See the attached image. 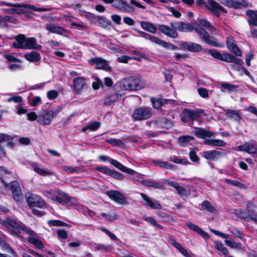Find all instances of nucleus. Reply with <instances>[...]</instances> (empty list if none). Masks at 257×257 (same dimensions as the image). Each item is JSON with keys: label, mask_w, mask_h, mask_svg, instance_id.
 <instances>
[{"label": "nucleus", "mask_w": 257, "mask_h": 257, "mask_svg": "<svg viewBox=\"0 0 257 257\" xmlns=\"http://www.w3.org/2000/svg\"><path fill=\"white\" fill-rule=\"evenodd\" d=\"M3 224L5 226L8 231L12 235L24 238L23 234L31 236L28 240L30 243L33 244L36 247L42 249L43 247L42 242L36 236V233L33 230L25 227L23 224L16 220L7 219L3 221Z\"/></svg>", "instance_id": "nucleus-1"}, {"label": "nucleus", "mask_w": 257, "mask_h": 257, "mask_svg": "<svg viewBox=\"0 0 257 257\" xmlns=\"http://www.w3.org/2000/svg\"><path fill=\"white\" fill-rule=\"evenodd\" d=\"M170 25L176 31L178 30L181 32L196 31L202 40L210 45L216 47L223 46V44L218 43L214 37L210 36L204 29L201 28L196 23H185L182 22H174L171 23Z\"/></svg>", "instance_id": "nucleus-2"}, {"label": "nucleus", "mask_w": 257, "mask_h": 257, "mask_svg": "<svg viewBox=\"0 0 257 257\" xmlns=\"http://www.w3.org/2000/svg\"><path fill=\"white\" fill-rule=\"evenodd\" d=\"M16 42L13 44L15 48L24 49H39L41 46L36 43V39L31 37L26 38L24 35H20L16 37Z\"/></svg>", "instance_id": "nucleus-3"}, {"label": "nucleus", "mask_w": 257, "mask_h": 257, "mask_svg": "<svg viewBox=\"0 0 257 257\" xmlns=\"http://www.w3.org/2000/svg\"><path fill=\"white\" fill-rule=\"evenodd\" d=\"M45 195L54 201H56L60 204L65 205L72 204V198L67 194L60 190H47L45 192Z\"/></svg>", "instance_id": "nucleus-4"}, {"label": "nucleus", "mask_w": 257, "mask_h": 257, "mask_svg": "<svg viewBox=\"0 0 257 257\" xmlns=\"http://www.w3.org/2000/svg\"><path fill=\"white\" fill-rule=\"evenodd\" d=\"M152 116V109L149 107L143 106L135 109L132 116L137 120H142L149 118Z\"/></svg>", "instance_id": "nucleus-5"}, {"label": "nucleus", "mask_w": 257, "mask_h": 257, "mask_svg": "<svg viewBox=\"0 0 257 257\" xmlns=\"http://www.w3.org/2000/svg\"><path fill=\"white\" fill-rule=\"evenodd\" d=\"M26 198L28 205L32 208L34 207L42 208L45 206L44 200L36 194L28 193L26 195Z\"/></svg>", "instance_id": "nucleus-6"}, {"label": "nucleus", "mask_w": 257, "mask_h": 257, "mask_svg": "<svg viewBox=\"0 0 257 257\" xmlns=\"http://www.w3.org/2000/svg\"><path fill=\"white\" fill-rule=\"evenodd\" d=\"M87 89L86 79L83 77L74 78L73 80V91L74 94L79 95Z\"/></svg>", "instance_id": "nucleus-7"}, {"label": "nucleus", "mask_w": 257, "mask_h": 257, "mask_svg": "<svg viewBox=\"0 0 257 257\" xmlns=\"http://www.w3.org/2000/svg\"><path fill=\"white\" fill-rule=\"evenodd\" d=\"M55 115L56 113L52 110L45 111L38 115L37 122L41 124L49 125Z\"/></svg>", "instance_id": "nucleus-8"}, {"label": "nucleus", "mask_w": 257, "mask_h": 257, "mask_svg": "<svg viewBox=\"0 0 257 257\" xmlns=\"http://www.w3.org/2000/svg\"><path fill=\"white\" fill-rule=\"evenodd\" d=\"M109 162L111 164H112L113 166H114L115 167H116L119 170L124 172L126 173H127L128 174L135 175V177L138 178V179L141 178L142 177V175H141V174L137 173L134 170L126 167L125 166H124L122 164L120 163L115 160L110 159L109 160Z\"/></svg>", "instance_id": "nucleus-9"}, {"label": "nucleus", "mask_w": 257, "mask_h": 257, "mask_svg": "<svg viewBox=\"0 0 257 257\" xmlns=\"http://www.w3.org/2000/svg\"><path fill=\"white\" fill-rule=\"evenodd\" d=\"M222 4L228 7H232L236 9H240L245 7H250L251 4L247 3L244 0H224Z\"/></svg>", "instance_id": "nucleus-10"}, {"label": "nucleus", "mask_w": 257, "mask_h": 257, "mask_svg": "<svg viewBox=\"0 0 257 257\" xmlns=\"http://www.w3.org/2000/svg\"><path fill=\"white\" fill-rule=\"evenodd\" d=\"M131 91L143 89L145 86V81L140 77H129Z\"/></svg>", "instance_id": "nucleus-11"}, {"label": "nucleus", "mask_w": 257, "mask_h": 257, "mask_svg": "<svg viewBox=\"0 0 257 257\" xmlns=\"http://www.w3.org/2000/svg\"><path fill=\"white\" fill-rule=\"evenodd\" d=\"M201 114L200 110H192L189 109H185L183 110V115L181 120L184 122H188V119L191 120H194L199 117Z\"/></svg>", "instance_id": "nucleus-12"}, {"label": "nucleus", "mask_w": 257, "mask_h": 257, "mask_svg": "<svg viewBox=\"0 0 257 257\" xmlns=\"http://www.w3.org/2000/svg\"><path fill=\"white\" fill-rule=\"evenodd\" d=\"M107 196L116 203L124 205L126 203V198L120 192L117 191H110L107 192Z\"/></svg>", "instance_id": "nucleus-13"}, {"label": "nucleus", "mask_w": 257, "mask_h": 257, "mask_svg": "<svg viewBox=\"0 0 257 257\" xmlns=\"http://www.w3.org/2000/svg\"><path fill=\"white\" fill-rule=\"evenodd\" d=\"M180 47L182 50L193 52H200L202 50L201 45L191 42L182 43L180 44Z\"/></svg>", "instance_id": "nucleus-14"}, {"label": "nucleus", "mask_w": 257, "mask_h": 257, "mask_svg": "<svg viewBox=\"0 0 257 257\" xmlns=\"http://www.w3.org/2000/svg\"><path fill=\"white\" fill-rule=\"evenodd\" d=\"M238 150L240 151H245L250 154H257V144L253 141L245 143L238 147Z\"/></svg>", "instance_id": "nucleus-15"}, {"label": "nucleus", "mask_w": 257, "mask_h": 257, "mask_svg": "<svg viewBox=\"0 0 257 257\" xmlns=\"http://www.w3.org/2000/svg\"><path fill=\"white\" fill-rule=\"evenodd\" d=\"M206 7L217 16H219L221 12L226 13L225 9L213 0H208Z\"/></svg>", "instance_id": "nucleus-16"}, {"label": "nucleus", "mask_w": 257, "mask_h": 257, "mask_svg": "<svg viewBox=\"0 0 257 257\" xmlns=\"http://www.w3.org/2000/svg\"><path fill=\"white\" fill-rule=\"evenodd\" d=\"M152 42L158 44L163 47L171 50H175L177 49V47L171 43L162 40L157 37L151 36L150 35L149 39Z\"/></svg>", "instance_id": "nucleus-17"}, {"label": "nucleus", "mask_w": 257, "mask_h": 257, "mask_svg": "<svg viewBox=\"0 0 257 257\" xmlns=\"http://www.w3.org/2000/svg\"><path fill=\"white\" fill-rule=\"evenodd\" d=\"M116 91H131L129 77L124 78L118 81L114 85Z\"/></svg>", "instance_id": "nucleus-18"}, {"label": "nucleus", "mask_w": 257, "mask_h": 257, "mask_svg": "<svg viewBox=\"0 0 257 257\" xmlns=\"http://www.w3.org/2000/svg\"><path fill=\"white\" fill-rule=\"evenodd\" d=\"M158 29L161 33L169 37L176 38L178 36L177 32L172 27L171 28L165 25H160Z\"/></svg>", "instance_id": "nucleus-19"}, {"label": "nucleus", "mask_w": 257, "mask_h": 257, "mask_svg": "<svg viewBox=\"0 0 257 257\" xmlns=\"http://www.w3.org/2000/svg\"><path fill=\"white\" fill-rule=\"evenodd\" d=\"M14 199L16 201H20L23 198L22 193L17 181L12 182L11 185Z\"/></svg>", "instance_id": "nucleus-20"}, {"label": "nucleus", "mask_w": 257, "mask_h": 257, "mask_svg": "<svg viewBox=\"0 0 257 257\" xmlns=\"http://www.w3.org/2000/svg\"><path fill=\"white\" fill-rule=\"evenodd\" d=\"M226 45L230 51L234 53L236 56H241V51L235 44L234 40L232 36H230L227 37Z\"/></svg>", "instance_id": "nucleus-21"}, {"label": "nucleus", "mask_w": 257, "mask_h": 257, "mask_svg": "<svg viewBox=\"0 0 257 257\" xmlns=\"http://www.w3.org/2000/svg\"><path fill=\"white\" fill-rule=\"evenodd\" d=\"M186 226L188 227L190 230L197 232L203 238L207 239L209 238V235L207 232L204 231L197 225L192 223L191 222H187L185 224Z\"/></svg>", "instance_id": "nucleus-22"}, {"label": "nucleus", "mask_w": 257, "mask_h": 257, "mask_svg": "<svg viewBox=\"0 0 257 257\" xmlns=\"http://www.w3.org/2000/svg\"><path fill=\"white\" fill-rule=\"evenodd\" d=\"M141 195L144 200L146 201V204L149 207L153 209H161L162 208V205L158 202V201L152 199L148 197L145 194L141 193Z\"/></svg>", "instance_id": "nucleus-23"}, {"label": "nucleus", "mask_w": 257, "mask_h": 257, "mask_svg": "<svg viewBox=\"0 0 257 257\" xmlns=\"http://www.w3.org/2000/svg\"><path fill=\"white\" fill-rule=\"evenodd\" d=\"M222 152L216 150L205 151L203 157L207 160L216 161L223 156Z\"/></svg>", "instance_id": "nucleus-24"}, {"label": "nucleus", "mask_w": 257, "mask_h": 257, "mask_svg": "<svg viewBox=\"0 0 257 257\" xmlns=\"http://www.w3.org/2000/svg\"><path fill=\"white\" fill-rule=\"evenodd\" d=\"M31 166L33 171L42 176H49L52 174V173L48 169H44L42 168L38 163L33 162Z\"/></svg>", "instance_id": "nucleus-25"}, {"label": "nucleus", "mask_w": 257, "mask_h": 257, "mask_svg": "<svg viewBox=\"0 0 257 257\" xmlns=\"http://www.w3.org/2000/svg\"><path fill=\"white\" fill-rule=\"evenodd\" d=\"M90 63L96 65V68L107 70L108 66L107 61L105 60L98 57L91 58L89 60Z\"/></svg>", "instance_id": "nucleus-26"}, {"label": "nucleus", "mask_w": 257, "mask_h": 257, "mask_svg": "<svg viewBox=\"0 0 257 257\" xmlns=\"http://www.w3.org/2000/svg\"><path fill=\"white\" fill-rule=\"evenodd\" d=\"M112 6L122 12H130V5L123 0H115Z\"/></svg>", "instance_id": "nucleus-27"}, {"label": "nucleus", "mask_w": 257, "mask_h": 257, "mask_svg": "<svg viewBox=\"0 0 257 257\" xmlns=\"http://www.w3.org/2000/svg\"><path fill=\"white\" fill-rule=\"evenodd\" d=\"M194 135L198 138L206 139L207 138L211 137L213 135V134L210 131L197 128L194 131Z\"/></svg>", "instance_id": "nucleus-28"}, {"label": "nucleus", "mask_w": 257, "mask_h": 257, "mask_svg": "<svg viewBox=\"0 0 257 257\" xmlns=\"http://www.w3.org/2000/svg\"><path fill=\"white\" fill-rule=\"evenodd\" d=\"M46 30L53 33L63 34L65 32V29L61 27L53 24H48L46 25Z\"/></svg>", "instance_id": "nucleus-29"}, {"label": "nucleus", "mask_w": 257, "mask_h": 257, "mask_svg": "<svg viewBox=\"0 0 257 257\" xmlns=\"http://www.w3.org/2000/svg\"><path fill=\"white\" fill-rule=\"evenodd\" d=\"M14 138L12 136L7 135L6 134H0V143L3 142H7V147L9 148H13Z\"/></svg>", "instance_id": "nucleus-30"}, {"label": "nucleus", "mask_w": 257, "mask_h": 257, "mask_svg": "<svg viewBox=\"0 0 257 257\" xmlns=\"http://www.w3.org/2000/svg\"><path fill=\"white\" fill-rule=\"evenodd\" d=\"M246 15L249 18L248 22L250 25L257 27V14L252 10H248Z\"/></svg>", "instance_id": "nucleus-31"}, {"label": "nucleus", "mask_w": 257, "mask_h": 257, "mask_svg": "<svg viewBox=\"0 0 257 257\" xmlns=\"http://www.w3.org/2000/svg\"><path fill=\"white\" fill-rule=\"evenodd\" d=\"M141 26L142 28L145 31L149 33L155 34L157 31L156 27L151 23L145 21L141 22Z\"/></svg>", "instance_id": "nucleus-32"}, {"label": "nucleus", "mask_w": 257, "mask_h": 257, "mask_svg": "<svg viewBox=\"0 0 257 257\" xmlns=\"http://www.w3.org/2000/svg\"><path fill=\"white\" fill-rule=\"evenodd\" d=\"M226 116L234 120L239 121L241 116L239 114V111L232 109H227L225 111Z\"/></svg>", "instance_id": "nucleus-33"}, {"label": "nucleus", "mask_w": 257, "mask_h": 257, "mask_svg": "<svg viewBox=\"0 0 257 257\" xmlns=\"http://www.w3.org/2000/svg\"><path fill=\"white\" fill-rule=\"evenodd\" d=\"M171 243L184 256L192 257L180 243L175 240H172Z\"/></svg>", "instance_id": "nucleus-34"}, {"label": "nucleus", "mask_w": 257, "mask_h": 257, "mask_svg": "<svg viewBox=\"0 0 257 257\" xmlns=\"http://www.w3.org/2000/svg\"><path fill=\"white\" fill-rule=\"evenodd\" d=\"M25 58L31 62H34L39 61L41 57L39 53L32 51L30 53L25 54Z\"/></svg>", "instance_id": "nucleus-35"}, {"label": "nucleus", "mask_w": 257, "mask_h": 257, "mask_svg": "<svg viewBox=\"0 0 257 257\" xmlns=\"http://www.w3.org/2000/svg\"><path fill=\"white\" fill-rule=\"evenodd\" d=\"M0 176L2 182L5 187L7 188L8 185L7 182H5V179L6 178H9L11 176V173L5 169L3 167L0 166Z\"/></svg>", "instance_id": "nucleus-36"}, {"label": "nucleus", "mask_w": 257, "mask_h": 257, "mask_svg": "<svg viewBox=\"0 0 257 257\" xmlns=\"http://www.w3.org/2000/svg\"><path fill=\"white\" fill-rule=\"evenodd\" d=\"M250 211H246L239 209L235 211V214L240 218L243 219L246 221H250Z\"/></svg>", "instance_id": "nucleus-37"}, {"label": "nucleus", "mask_w": 257, "mask_h": 257, "mask_svg": "<svg viewBox=\"0 0 257 257\" xmlns=\"http://www.w3.org/2000/svg\"><path fill=\"white\" fill-rule=\"evenodd\" d=\"M120 97L121 95L118 93H114L110 95L105 99V103L107 105H110L112 103L118 100Z\"/></svg>", "instance_id": "nucleus-38"}, {"label": "nucleus", "mask_w": 257, "mask_h": 257, "mask_svg": "<svg viewBox=\"0 0 257 257\" xmlns=\"http://www.w3.org/2000/svg\"><path fill=\"white\" fill-rule=\"evenodd\" d=\"M0 245L4 246L7 250L11 252L14 255V257H17V254L14 250L1 238H0ZM0 257H7V256L5 254L0 253Z\"/></svg>", "instance_id": "nucleus-39"}, {"label": "nucleus", "mask_w": 257, "mask_h": 257, "mask_svg": "<svg viewBox=\"0 0 257 257\" xmlns=\"http://www.w3.org/2000/svg\"><path fill=\"white\" fill-rule=\"evenodd\" d=\"M225 244L231 248H234L238 250H242V247L241 244L239 242L234 241L226 239L225 240Z\"/></svg>", "instance_id": "nucleus-40"}, {"label": "nucleus", "mask_w": 257, "mask_h": 257, "mask_svg": "<svg viewBox=\"0 0 257 257\" xmlns=\"http://www.w3.org/2000/svg\"><path fill=\"white\" fill-rule=\"evenodd\" d=\"M154 162L156 166L162 168H170L171 169H173L175 168V166L173 165L167 163V162L165 161H163L160 160H155Z\"/></svg>", "instance_id": "nucleus-41"}, {"label": "nucleus", "mask_w": 257, "mask_h": 257, "mask_svg": "<svg viewBox=\"0 0 257 257\" xmlns=\"http://www.w3.org/2000/svg\"><path fill=\"white\" fill-rule=\"evenodd\" d=\"M199 22L201 26L205 27L209 31H210L212 33H215V28L211 26L206 20L201 19L199 20Z\"/></svg>", "instance_id": "nucleus-42"}, {"label": "nucleus", "mask_w": 257, "mask_h": 257, "mask_svg": "<svg viewBox=\"0 0 257 257\" xmlns=\"http://www.w3.org/2000/svg\"><path fill=\"white\" fill-rule=\"evenodd\" d=\"M151 101L153 104V106L155 108H159L161 107L165 103H166V100L164 99H162L161 98H151Z\"/></svg>", "instance_id": "nucleus-43"}, {"label": "nucleus", "mask_w": 257, "mask_h": 257, "mask_svg": "<svg viewBox=\"0 0 257 257\" xmlns=\"http://www.w3.org/2000/svg\"><path fill=\"white\" fill-rule=\"evenodd\" d=\"M194 138L191 136H182L179 138L178 141L181 145L184 146L185 144L194 140Z\"/></svg>", "instance_id": "nucleus-44"}, {"label": "nucleus", "mask_w": 257, "mask_h": 257, "mask_svg": "<svg viewBox=\"0 0 257 257\" xmlns=\"http://www.w3.org/2000/svg\"><path fill=\"white\" fill-rule=\"evenodd\" d=\"M73 205L74 206L75 208L78 210H82L84 211H87L88 214L90 216L92 217L94 215V213L93 211L89 210L86 207L83 206V205H82L79 203H74Z\"/></svg>", "instance_id": "nucleus-45"}, {"label": "nucleus", "mask_w": 257, "mask_h": 257, "mask_svg": "<svg viewBox=\"0 0 257 257\" xmlns=\"http://www.w3.org/2000/svg\"><path fill=\"white\" fill-rule=\"evenodd\" d=\"M202 208L210 212H215V208L208 201H204L202 203Z\"/></svg>", "instance_id": "nucleus-46"}, {"label": "nucleus", "mask_w": 257, "mask_h": 257, "mask_svg": "<svg viewBox=\"0 0 257 257\" xmlns=\"http://www.w3.org/2000/svg\"><path fill=\"white\" fill-rule=\"evenodd\" d=\"M142 183L144 186L147 187H153L156 188H160L161 187L160 184L152 180H144L142 181Z\"/></svg>", "instance_id": "nucleus-47"}, {"label": "nucleus", "mask_w": 257, "mask_h": 257, "mask_svg": "<svg viewBox=\"0 0 257 257\" xmlns=\"http://www.w3.org/2000/svg\"><path fill=\"white\" fill-rule=\"evenodd\" d=\"M224 182L227 184H231L240 188H242L244 187V185L243 184L236 180H231L228 179H225L224 180Z\"/></svg>", "instance_id": "nucleus-48"}, {"label": "nucleus", "mask_w": 257, "mask_h": 257, "mask_svg": "<svg viewBox=\"0 0 257 257\" xmlns=\"http://www.w3.org/2000/svg\"><path fill=\"white\" fill-rule=\"evenodd\" d=\"M214 243L216 245V248L221 251L224 255H227L228 253L227 249L223 245V244L220 241H215Z\"/></svg>", "instance_id": "nucleus-49"}, {"label": "nucleus", "mask_w": 257, "mask_h": 257, "mask_svg": "<svg viewBox=\"0 0 257 257\" xmlns=\"http://www.w3.org/2000/svg\"><path fill=\"white\" fill-rule=\"evenodd\" d=\"M101 215L109 221H112L117 218V215L115 212L109 213H101Z\"/></svg>", "instance_id": "nucleus-50"}, {"label": "nucleus", "mask_w": 257, "mask_h": 257, "mask_svg": "<svg viewBox=\"0 0 257 257\" xmlns=\"http://www.w3.org/2000/svg\"><path fill=\"white\" fill-rule=\"evenodd\" d=\"M9 69L12 71L20 70L22 68V62L21 60L11 63L9 66Z\"/></svg>", "instance_id": "nucleus-51"}, {"label": "nucleus", "mask_w": 257, "mask_h": 257, "mask_svg": "<svg viewBox=\"0 0 257 257\" xmlns=\"http://www.w3.org/2000/svg\"><path fill=\"white\" fill-rule=\"evenodd\" d=\"M229 231L231 233L232 235L237 237L239 238H242L243 234L240 232V231L234 227H230L228 229Z\"/></svg>", "instance_id": "nucleus-52"}, {"label": "nucleus", "mask_w": 257, "mask_h": 257, "mask_svg": "<svg viewBox=\"0 0 257 257\" xmlns=\"http://www.w3.org/2000/svg\"><path fill=\"white\" fill-rule=\"evenodd\" d=\"M48 223L49 225L53 226H64L66 225L65 222L58 220H51Z\"/></svg>", "instance_id": "nucleus-53"}, {"label": "nucleus", "mask_w": 257, "mask_h": 257, "mask_svg": "<svg viewBox=\"0 0 257 257\" xmlns=\"http://www.w3.org/2000/svg\"><path fill=\"white\" fill-rule=\"evenodd\" d=\"M209 54L214 58L217 59L219 60H221L222 59V55L223 54L219 52L214 50H210L209 51Z\"/></svg>", "instance_id": "nucleus-54"}, {"label": "nucleus", "mask_w": 257, "mask_h": 257, "mask_svg": "<svg viewBox=\"0 0 257 257\" xmlns=\"http://www.w3.org/2000/svg\"><path fill=\"white\" fill-rule=\"evenodd\" d=\"M109 176L116 180H122L123 179V176L121 174L112 170H111Z\"/></svg>", "instance_id": "nucleus-55"}, {"label": "nucleus", "mask_w": 257, "mask_h": 257, "mask_svg": "<svg viewBox=\"0 0 257 257\" xmlns=\"http://www.w3.org/2000/svg\"><path fill=\"white\" fill-rule=\"evenodd\" d=\"M41 103V98L40 96L34 97L29 101L30 104L32 106H36Z\"/></svg>", "instance_id": "nucleus-56"}, {"label": "nucleus", "mask_w": 257, "mask_h": 257, "mask_svg": "<svg viewBox=\"0 0 257 257\" xmlns=\"http://www.w3.org/2000/svg\"><path fill=\"white\" fill-rule=\"evenodd\" d=\"M63 169L67 173L70 174L74 172H78L79 169L77 167L73 168L71 166H64Z\"/></svg>", "instance_id": "nucleus-57"}, {"label": "nucleus", "mask_w": 257, "mask_h": 257, "mask_svg": "<svg viewBox=\"0 0 257 257\" xmlns=\"http://www.w3.org/2000/svg\"><path fill=\"white\" fill-rule=\"evenodd\" d=\"M94 79L95 81L92 83V86L94 89L97 90L102 86V83L97 77H95Z\"/></svg>", "instance_id": "nucleus-58"}, {"label": "nucleus", "mask_w": 257, "mask_h": 257, "mask_svg": "<svg viewBox=\"0 0 257 257\" xmlns=\"http://www.w3.org/2000/svg\"><path fill=\"white\" fill-rule=\"evenodd\" d=\"M58 95V92L56 90H52L49 91L47 93V96L50 100L56 98Z\"/></svg>", "instance_id": "nucleus-59"}, {"label": "nucleus", "mask_w": 257, "mask_h": 257, "mask_svg": "<svg viewBox=\"0 0 257 257\" xmlns=\"http://www.w3.org/2000/svg\"><path fill=\"white\" fill-rule=\"evenodd\" d=\"M100 126V122L98 121H94L87 125L89 130L94 131Z\"/></svg>", "instance_id": "nucleus-60"}, {"label": "nucleus", "mask_w": 257, "mask_h": 257, "mask_svg": "<svg viewBox=\"0 0 257 257\" xmlns=\"http://www.w3.org/2000/svg\"><path fill=\"white\" fill-rule=\"evenodd\" d=\"M220 86L222 88H224L225 89H226V90H227L229 91H233L234 90V88H235L234 85H232V84H231L230 83H226V82L222 83L220 85Z\"/></svg>", "instance_id": "nucleus-61"}, {"label": "nucleus", "mask_w": 257, "mask_h": 257, "mask_svg": "<svg viewBox=\"0 0 257 257\" xmlns=\"http://www.w3.org/2000/svg\"><path fill=\"white\" fill-rule=\"evenodd\" d=\"M210 231L211 232L213 233L216 235L219 236L223 238H229L228 234L222 233L221 232H220L219 231L216 230H215L214 229H212V228L210 229Z\"/></svg>", "instance_id": "nucleus-62"}, {"label": "nucleus", "mask_w": 257, "mask_h": 257, "mask_svg": "<svg viewBox=\"0 0 257 257\" xmlns=\"http://www.w3.org/2000/svg\"><path fill=\"white\" fill-rule=\"evenodd\" d=\"M197 91L201 97L203 98H207L208 97V92L206 89L204 88H199L198 89Z\"/></svg>", "instance_id": "nucleus-63"}, {"label": "nucleus", "mask_w": 257, "mask_h": 257, "mask_svg": "<svg viewBox=\"0 0 257 257\" xmlns=\"http://www.w3.org/2000/svg\"><path fill=\"white\" fill-rule=\"evenodd\" d=\"M96 170L101 173L109 176L111 171V169H110L106 167H97Z\"/></svg>", "instance_id": "nucleus-64"}]
</instances>
